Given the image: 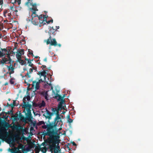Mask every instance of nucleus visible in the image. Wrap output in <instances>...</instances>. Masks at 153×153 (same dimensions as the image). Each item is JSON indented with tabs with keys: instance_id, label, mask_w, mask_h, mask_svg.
Returning a JSON list of instances; mask_svg holds the SVG:
<instances>
[{
	"instance_id": "obj_1",
	"label": "nucleus",
	"mask_w": 153,
	"mask_h": 153,
	"mask_svg": "<svg viewBox=\"0 0 153 153\" xmlns=\"http://www.w3.org/2000/svg\"><path fill=\"white\" fill-rule=\"evenodd\" d=\"M40 76V79L39 80V82H44L45 84V86L46 85H49L51 86V89L52 90V96L57 99L58 100H60L62 99V97L59 95L58 93L59 92V88L58 87H55L54 88L51 86V85L48 83L46 80V73L45 71L39 72V74Z\"/></svg>"
},
{
	"instance_id": "obj_2",
	"label": "nucleus",
	"mask_w": 153,
	"mask_h": 153,
	"mask_svg": "<svg viewBox=\"0 0 153 153\" xmlns=\"http://www.w3.org/2000/svg\"><path fill=\"white\" fill-rule=\"evenodd\" d=\"M35 91H33V92L30 89L27 91V95L23 98V100L24 102V104L23 105L22 107L25 108L24 111L26 114H29L30 113V109L31 108V105H29L28 104L26 103L25 101H26V99L27 100H29L30 99V93L31 92V94H30L32 97L35 94Z\"/></svg>"
},
{
	"instance_id": "obj_3",
	"label": "nucleus",
	"mask_w": 153,
	"mask_h": 153,
	"mask_svg": "<svg viewBox=\"0 0 153 153\" xmlns=\"http://www.w3.org/2000/svg\"><path fill=\"white\" fill-rule=\"evenodd\" d=\"M33 13L32 17V22L34 25H38L39 23V18L38 16L36 15V11L37 10H30Z\"/></svg>"
},
{
	"instance_id": "obj_4",
	"label": "nucleus",
	"mask_w": 153,
	"mask_h": 153,
	"mask_svg": "<svg viewBox=\"0 0 153 153\" xmlns=\"http://www.w3.org/2000/svg\"><path fill=\"white\" fill-rule=\"evenodd\" d=\"M27 1H28L25 3V5L30 10H38L36 4H33L32 0H27Z\"/></svg>"
},
{
	"instance_id": "obj_5",
	"label": "nucleus",
	"mask_w": 153,
	"mask_h": 153,
	"mask_svg": "<svg viewBox=\"0 0 153 153\" xmlns=\"http://www.w3.org/2000/svg\"><path fill=\"white\" fill-rule=\"evenodd\" d=\"M47 45L50 44L51 45L56 46L57 45L55 39H49L45 41Z\"/></svg>"
},
{
	"instance_id": "obj_6",
	"label": "nucleus",
	"mask_w": 153,
	"mask_h": 153,
	"mask_svg": "<svg viewBox=\"0 0 153 153\" xmlns=\"http://www.w3.org/2000/svg\"><path fill=\"white\" fill-rule=\"evenodd\" d=\"M39 17V23L40 24L44 23V22H46V16L44 15H40Z\"/></svg>"
},
{
	"instance_id": "obj_7",
	"label": "nucleus",
	"mask_w": 153,
	"mask_h": 153,
	"mask_svg": "<svg viewBox=\"0 0 153 153\" xmlns=\"http://www.w3.org/2000/svg\"><path fill=\"white\" fill-rule=\"evenodd\" d=\"M11 59L10 55H7V57H4L2 59V62L4 63L8 64L10 63Z\"/></svg>"
},
{
	"instance_id": "obj_8",
	"label": "nucleus",
	"mask_w": 153,
	"mask_h": 153,
	"mask_svg": "<svg viewBox=\"0 0 153 153\" xmlns=\"http://www.w3.org/2000/svg\"><path fill=\"white\" fill-rule=\"evenodd\" d=\"M24 54V51L23 50L18 51L16 53V56L17 59L22 58V56Z\"/></svg>"
},
{
	"instance_id": "obj_9",
	"label": "nucleus",
	"mask_w": 153,
	"mask_h": 153,
	"mask_svg": "<svg viewBox=\"0 0 153 153\" xmlns=\"http://www.w3.org/2000/svg\"><path fill=\"white\" fill-rule=\"evenodd\" d=\"M55 121L56 122V125L57 126L59 125H62V122L61 118L58 113H57L56 115V117L55 119Z\"/></svg>"
},
{
	"instance_id": "obj_10",
	"label": "nucleus",
	"mask_w": 153,
	"mask_h": 153,
	"mask_svg": "<svg viewBox=\"0 0 153 153\" xmlns=\"http://www.w3.org/2000/svg\"><path fill=\"white\" fill-rule=\"evenodd\" d=\"M20 140V139L19 138V137H17L16 139H15L14 142L13 143V145L14 146L15 145V144L16 143H17L18 145V149H21L22 147V145L20 143H19V141Z\"/></svg>"
},
{
	"instance_id": "obj_11",
	"label": "nucleus",
	"mask_w": 153,
	"mask_h": 153,
	"mask_svg": "<svg viewBox=\"0 0 153 153\" xmlns=\"http://www.w3.org/2000/svg\"><path fill=\"white\" fill-rule=\"evenodd\" d=\"M6 54L9 55V51H7L5 49H2L0 51V57L5 55Z\"/></svg>"
},
{
	"instance_id": "obj_12",
	"label": "nucleus",
	"mask_w": 153,
	"mask_h": 153,
	"mask_svg": "<svg viewBox=\"0 0 153 153\" xmlns=\"http://www.w3.org/2000/svg\"><path fill=\"white\" fill-rule=\"evenodd\" d=\"M39 82H36V81H34L33 83V88L35 89V91L36 90L38 89L39 88Z\"/></svg>"
},
{
	"instance_id": "obj_13",
	"label": "nucleus",
	"mask_w": 153,
	"mask_h": 153,
	"mask_svg": "<svg viewBox=\"0 0 153 153\" xmlns=\"http://www.w3.org/2000/svg\"><path fill=\"white\" fill-rule=\"evenodd\" d=\"M43 96L45 97V98L48 100V98L50 96L49 95V91L46 92H44L42 93Z\"/></svg>"
},
{
	"instance_id": "obj_14",
	"label": "nucleus",
	"mask_w": 153,
	"mask_h": 153,
	"mask_svg": "<svg viewBox=\"0 0 153 153\" xmlns=\"http://www.w3.org/2000/svg\"><path fill=\"white\" fill-rule=\"evenodd\" d=\"M35 70V67L34 66H33V67H31L30 68V70H29V72L28 71L27 74V75L28 76V77H30V76L29 75V74H30L31 73H32L33 72V70Z\"/></svg>"
},
{
	"instance_id": "obj_15",
	"label": "nucleus",
	"mask_w": 153,
	"mask_h": 153,
	"mask_svg": "<svg viewBox=\"0 0 153 153\" xmlns=\"http://www.w3.org/2000/svg\"><path fill=\"white\" fill-rule=\"evenodd\" d=\"M9 71L10 74L13 73L14 72V68L12 65H10L8 67Z\"/></svg>"
},
{
	"instance_id": "obj_16",
	"label": "nucleus",
	"mask_w": 153,
	"mask_h": 153,
	"mask_svg": "<svg viewBox=\"0 0 153 153\" xmlns=\"http://www.w3.org/2000/svg\"><path fill=\"white\" fill-rule=\"evenodd\" d=\"M64 103L62 102H61L59 103V104L58 105V108L59 109H62L64 107Z\"/></svg>"
},
{
	"instance_id": "obj_17",
	"label": "nucleus",
	"mask_w": 153,
	"mask_h": 153,
	"mask_svg": "<svg viewBox=\"0 0 153 153\" xmlns=\"http://www.w3.org/2000/svg\"><path fill=\"white\" fill-rule=\"evenodd\" d=\"M26 60L27 61V62L29 64V66L31 67H33V66H34V65L31 63L30 60L28 59H26Z\"/></svg>"
},
{
	"instance_id": "obj_18",
	"label": "nucleus",
	"mask_w": 153,
	"mask_h": 153,
	"mask_svg": "<svg viewBox=\"0 0 153 153\" xmlns=\"http://www.w3.org/2000/svg\"><path fill=\"white\" fill-rule=\"evenodd\" d=\"M40 150L43 153H46L47 151L46 148L45 147H41L40 148Z\"/></svg>"
},
{
	"instance_id": "obj_19",
	"label": "nucleus",
	"mask_w": 153,
	"mask_h": 153,
	"mask_svg": "<svg viewBox=\"0 0 153 153\" xmlns=\"http://www.w3.org/2000/svg\"><path fill=\"white\" fill-rule=\"evenodd\" d=\"M17 61L22 65H24L25 64L24 61L22 60L21 59H17Z\"/></svg>"
},
{
	"instance_id": "obj_20",
	"label": "nucleus",
	"mask_w": 153,
	"mask_h": 153,
	"mask_svg": "<svg viewBox=\"0 0 153 153\" xmlns=\"http://www.w3.org/2000/svg\"><path fill=\"white\" fill-rule=\"evenodd\" d=\"M56 31V30H55L53 27L51 28L50 29V33L53 34L55 31Z\"/></svg>"
},
{
	"instance_id": "obj_21",
	"label": "nucleus",
	"mask_w": 153,
	"mask_h": 153,
	"mask_svg": "<svg viewBox=\"0 0 153 153\" xmlns=\"http://www.w3.org/2000/svg\"><path fill=\"white\" fill-rule=\"evenodd\" d=\"M67 119L68 122L69 123H71L73 122V120L70 118V116H68Z\"/></svg>"
},
{
	"instance_id": "obj_22",
	"label": "nucleus",
	"mask_w": 153,
	"mask_h": 153,
	"mask_svg": "<svg viewBox=\"0 0 153 153\" xmlns=\"http://www.w3.org/2000/svg\"><path fill=\"white\" fill-rule=\"evenodd\" d=\"M14 79L13 78H11L10 80V82L11 84H13L14 83Z\"/></svg>"
},
{
	"instance_id": "obj_23",
	"label": "nucleus",
	"mask_w": 153,
	"mask_h": 153,
	"mask_svg": "<svg viewBox=\"0 0 153 153\" xmlns=\"http://www.w3.org/2000/svg\"><path fill=\"white\" fill-rule=\"evenodd\" d=\"M15 2L19 5L21 3V1L20 0H15Z\"/></svg>"
},
{
	"instance_id": "obj_24",
	"label": "nucleus",
	"mask_w": 153,
	"mask_h": 153,
	"mask_svg": "<svg viewBox=\"0 0 153 153\" xmlns=\"http://www.w3.org/2000/svg\"><path fill=\"white\" fill-rule=\"evenodd\" d=\"M45 103L44 101H42L40 104L41 106H44L45 105Z\"/></svg>"
},
{
	"instance_id": "obj_25",
	"label": "nucleus",
	"mask_w": 153,
	"mask_h": 153,
	"mask_svg": "<svg viewBox=\"0 0 153 153\" xmlns=\"http://www.w3.org/2000/svg\"><path fill=\"white\" fill-rule=\"evenodd\" d=\"M49 144H52V145H54L55 144L54 142L52 140H51L49 142Z\"/></svg>"
},
{
	"instance_id": "obj_26",
	"label": "nucleus",
	"mask_w": 153,
	"mask_h": 153,
	"mask_svg": "<svg viewBox=\"0 0 153 153\" xmlns=\"http://www.w3.org/2000/svg\"><path fill=\"white\" fill-rule=\"evenodd\" d=\"M53 20L52 19H51V20L50 21H48V22H47V21H46V22H47V23L48 24H49V23L50 22H53Z\"/></svg>"
},
{
	"instance_id": "obj_27",
	"label": "nucleus",
	"mask_w": 153,
	"mask_h": 153,
	"mask_svg": "<svg viewBox=\"0 0 153 153\" xmlns=\"http://www.w3.org/2000/svg\"><path fill=\"white\" fill-rule=\"evenodd\" d=\"M3 4V1L2 0H0V5H2Z\"/></svg>"
},
{
	"instance_id": "obj_28",
	"label": "nucleus",
	"mask_w": 153,
	"mask_h": 153,
	"mask_svg": "<svg viewBox=\"0 0 153 153\" xmlns=\"http://www.w3.org/2000/svg\"><path fill=\"white\" fill-rule=\"evenodd\" d=\"M71 143H72V144L73 145H74V146H76V143H75L74 142H72Z\"/></svg>"
},
{
	"instance_id": "obj_29",
	"label": "nucleus",
	"mask_w": 153,
	"mask_h": 153,
	"mask_svg": "<svg viewBox=\"0 0 153 153\" xmlns=\"http://www.w3.org/2000/svg\"><path fill=\"white\" fill-rule=\"evenodd\" d=\"M56 28L57 29H59V26H56Z\"/></svg>"
},
{
	"instance_id": "obj_30",
	"label": "nucleus",
	"mask_w": 153,
	"mask_h": 153,
	"mask_svg": "<svg viewBox=\"0 0 153 153\" xmlns=\"http://www.w3.org/2000/svg\"><path fill=\"white\" fill-rule=\"evenodd\" d=\"M44 61L46 62L47 61V59L45 58L44 59Z\"/></svg>"
},
{
	"instance_id": "obj_31",
	"label": "nucleus",
	"mask_w": 153,
	"mask_h": 153,
	"mask_svg": "<svg viewBox=\"0 0 153 153\" xmlns=\"http://www.w3.org/2000/svg\"><path fill=\"white\" fill-rule=\"evenodd\" d=\"M42 67H43V68H45V67H46V66H45V65H42Z\"/></svg>"
},
{
	"instance_id": "obj_32",
	"label": "nucleus",
	"mask_w": 153,
	"mask_h": 153,
	"mask_svg": "<svg viewBox=\"0 0 153 153\" xmlns=\"http://www.w3.org/2000/svg\"><path fill=\"white\" fill-rule=\"evenodd\" d=\"M42 124H44V122L43 121H42L41 122Z\"/></svg>"
},
{
	"instance_id": "obj_33",
	"label": "nucleus",
	"mask_w": 153,
	"mask_h": 153,
	"mask_svg": "<svg viewBox=\"0 0 153 153\" xmlns=\"http://www.w3.org/2000/svg\"><path fill=\"white\" fill-rule=\"evenodd\" d=\"M59 46H61V45H59Z\"/></svg>"
},
{
	"instance_id": "obj_34",
	"label": "nucleus",
	"mask_w": 153,
	"mask_h": 153,
	"mask_svg": "<svg viewBox=\"0 0 153 153\" xmlns=\"http://www.w3.org/2000/svg\"><path fill=\"white\" fill-rule=\"evenodd\" d=\"M36 153H38L39 152H36Z\"/></svg>"
},
{
	"instance_id": "obj_35",
	"label": "nucleus",
	"mask_w": 153,
	"mask_h": 153,
	"mask_svg": "<svg viewBox=\"0 0 153 153\" xmlns=\"http://www.w3.org/2000/svg\"><path fill=\"white\" fill-rule=\"evenodd\" d=\"M6 84H7V83L5 84V85H6Z\"/></svg>"
},
{
	"instance_id": "obj_36",
	"label": "nucleus",
	"mask_w": 153,
	"mask_h": 153,
	"mask_svg": "<svg viewBox=\"0 0 153 153\" xmlns=\"http://www.w3.org/2000/svg\"><path fill=\"white\" fill-rule=\"evenodd\" d=\"M6 84H7V83L5 84V85H6Z\"/></svg>"
}]
</instances>
